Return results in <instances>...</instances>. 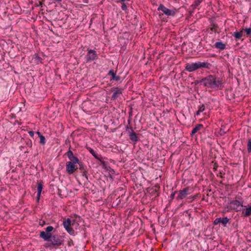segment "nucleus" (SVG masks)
I'll return each mask as SVG.
<instances>
[{
	"label": "nucleus",
	"mask_w": 251,
	"mask_h": 251,
	"mask_svg": "<svg viewBox=\"0 0 251 251\" xmlns=\"http://www.w3.org/2000/svg\"><path fill=\"white\" fill-rule=\"evenodd\" d=\"M196 198V196H194L193 197H190L187 198L188 200H189V201H194Z\"/></svg>",
	"instance_id": "72a5a7b5"
},
{
	"label": "nucleus",
	"mask_w": 251,
	"mask_h": 251,
	"mask_svg": "<svg viewBox=\"0 0 251 251\" xmlns=\"http://www.w3.org/2000/svg\"><path fill=\"white\" fill-rule=\"evenodd\" d=\"M36 134L38 135L39 137L42 135V134L39 131H37Z\"/></svg>",
	"instance_id": "58836bf2"
},
{
	"label": "nucleus",
	"mask_w": 251,
	"mask_h": 251,
	"mask_svg": "<svg viewBox=\"0 0 251 251\" xmlns=\"http://www.w3.org/2000/svg\"><path fill=\"white\" fill-rule=\"evenodd\" d=\"M198 62L199 68H209V66L210 64L207 62Z\"/></svg>",
	"instance_id": "a211bd4d"
},
{
	"label": "nucleus",
	"mask_w": 251,
	"mask_h": 251,
	"mask_svg": "<svg viewBox=\"0 0 251 251\" xmlns=\"http://www.w3.org/2000/svg\"><path fill=\"white\" fill-rule=\"evenodd\" d=\"M177 193V191H175L174 192L172 193L171 194V196H170V198H171V199H174V197H175V196L176 194V193Z\"/></svg>",
	"instance_id": "f704fd0d"
},
{
	"label": "nucleus",
	"mask_w": 251,
	"mask_h": 251,
	"mask_svg": "<svg viewBox=\"0 0 251 251\" xmlns=\"http://www.w3.org/2000/svg\"><path fill=\"white\" fill-rule=\"evenodd\" d=\"M66 154L70 160L69 162H73L75 164L79 163V160L78 158L74 155L73 151L71 150L70 148H69L68 151L66 153Z\"/></svg>",
	"instance_id": "6e6552de"
},
{
	"label": "nucleus",
	"mask_w": 251,
	"mask_h": 251,
	"mask_svg": "<svg viewBox=\"0 0 251 251\" xmlns=\"http://www.w3.org/2000/svg\"><path fill=\"white\" fill-rule=\"evenodd\" d=\"M107 75H111L112 76L111 78H120L119 76L116 75V73L114 72V70H113V69H111L109 71Z\"/></svg>",
	"instance_id": "aec40b11"
},
{
	"label": "nucleus",
	"mask_w": 251,
	"mask_h": 251,
	"mask_svg": "<svg viewBox=\"0 0 251 251\" xmlns=\"http://www.w3.org/2000/svg\"><path fill=\"white\" fill-rule=\"evenodd\" d=\"M213 78V76L211 75H209L208 76V78Z\"/></svg>",
	"instance_id": "a19ab883"
},
{
	"label": "nucleus",
	"mask_w": 251,
	"mask_h": 251,
	"mask_svg": "<svg viewBox=\"0 0 251 251\" xmlns=\"http://www.w3.org/2000/svg\"><path fill=\"white\" fill-rule=\"evenodd\" d=\"M121 8L122 10L126 11L127 9V7L126 4L125 2H123L121 6Z\"/></svg>",
	"instance_id": "2f4dec72"
},
{
	"label": "nucleus",
	"mask_w": 251,
	"mask_h": 251,
	"mask_svg": "<svg viewBox=\"0 0 251 251\" xmlns=\"http://www.w3.org/2000/svg\"><path fill=\"white\" fill-rule=\"evenodd\" d=\"M243 31L240 32H236L234 34V36L236 39H240L242 36Z\"/></svg>",
	"instance_id": "393cba45"
},
{
	"label": "nucleus",
	"mask_w": 251,
	"mask_h": 251,
	"mask_svg": "<svg viewBox=\"0 0 251 251\" xmlns=\"http://www.w3.org/2000/svg\"><path fill=\"white\" fill-rule=\"evenodd\" d=\"M202 0H196L194 3L192 5L193 9H195L200 4Z\"/></svg>",
	"instance_id": "b1692460"
},
{
	"label": "nucleus",
	"mask_w": 251,
	"mask_h": 251,
	"mask_svg": "<svg viewBox=\"0 0 251 251\" xmlns=\"http://www.w3.org/2000/svg\"><path fill=\"white\" fill-rule=\"evenodd\" d=\"M113 95L111 96V99L115 100L120 97L122 93L123 89L118 87L113 88Z\"/></svg>",
	"instance_id": "9d476101"
},
{
	"label": "nucleus",
	"mask_w": 251,
	"mask_h": 251,
	"mask_svg": "<svg viewBox=\"0 0 251 251\" xmlns=\"http://www.w3.org/2000/svg\"><path fill=\"white\" fill-rule=\"evenodd\" d=\"M211 25H212V27L210 28L211 31H213L215 33L217 32V28L218 27V25L214 22H212Z\"/></svg>",
	"instance_id": "4be33fe9"
},
{
	"label": "nucleus",
	"mask_w": 251,
	"mask_h": 251,
	"mask_svg": "<svg viewBox=\"0 0 251 251\" xmlns=\"http://www.w3.org/2000/svg\"><path fill=\"white\" fill-rule=\"evenodd\" d=\"M219 223H221V218H216L214 221V224L215 225H217Z\"/></svg>",
	"instance_id": "7c9ffc66"
},
{
	"label": "nucleus",
	"mask_w": 251,
	"mask_h": 251,
	"mask_svg": "<svg viewBox=\"0 0 251 251\" xmlns=\"http://www.w3.org/2000/svg\"><path fill=\"white\" fill-rule=\"evenodd\" d=\"M30 141V145H31V141L30 140H29Z\"/></svg>",
	"instance_id": "37998d69"
},
{
	"label": "nucleus",
	"mask_w": 251,
	"mask_h": 251,
	"mask_svg": "<svg viewBox=\"0 0 251 251\" xmlns=\"http://www.w3.org/2000/svg\"><path fill=\"white\" fill-rule=\"evenodd\" d=\"M199 68L198 62L187 63L186 64L185 70L189 72H192Z\"/></svg>",
	"instance_id": "9b49d317"
},
{
	"label": "nucleus",
	"mask_w": 251,
	"mask_h": 251,
	"mask_svg": "<svg viewBox=\"0 0 251 251\" xmlns=\"http://www.w3.org/2000/svg\"><path fill=\"white\" fill-rule=\"evenodd\" d=\"M214 46L216 48L221 50H224L226 49V44H224L222 42H216Z\"/></svg>",
	"instance_id": "dca6fc26"
},
{
	"label": "nucleus",
	"mask_w": 251,
	"mask_h": 251,
	"mask_svg": "<svg viewBox=\"0 0 251 251\" xmlns=\"http://www.w3.org/2000/svg\"><path fill=\"white\" fill-rule=\"evenodd\" d=\"M203 127L202 125L201 124H198L195 127L192 129L191 136H193L196 132H197L199 130H200Z\"/></svg>",
	"instance_id": "4468645a"
},
{
	"label": "nucleus",
	"mask_w": 251,
	"mask_h": 251,
	"mask_svg": "<svg viewBox=\"0 0 251 251\" xmlns=\"http://www.w3.org/2000/svg\"><path fill=\"white\" fill-rule=\"evenodd\" d=\"M43 4V1H39L38 4H37V6L42 7Z\"/></svg>",
	"instance_id": "c9c22d12"
},
{
	"label": "nucleus",
	"mask_w": 251,
	"mask_h": 251,
	"mask_svg": "<svg viewBox=\"0 0 251 251\" xmlns=\"http://www.w3.org/2000/svg\"><path fill=\"white\" fill-rule=\"evenodd\" d=\"M126 130L130 140L134 144H136L138 141V137L136 133L134 131L132 127L127 126Z\"/></svg>",
	"instance_id": "7ed1b4c3"
},
{
	"label": "nucleus",
	"mask_w": 251,
	"mask_h": 251,
	"mask_svg": "<svg viewBox=\"0 0 251 251\" xmlns=\"http://www.w3.org/2000/svg\"><path fill=\"white\" fill-rule=\"evenodd\" d=\"M79 169L80 170H83V165L81 164V163H80L79 162Z\"/></svg>",
	"instance_id": "4c0bfd02"
},
{
	"label": "nucleus",
	"mask_w": 251,
	"mask_h": 251,
	"mask_svg": "<svg viewBox=\"0 0 251 251\" xmlns=\"http://www.w3.org/2000/svg\"><path fill=\"white\" fill-rule=\"evenodd\" d=\"M40 237L44 241L50 242V245L53 246H59L63 244V239L61 236L53 235L51 233H48L44 231H41Z\"/></svg>",
	"instance_id": "f257e3e1"
},
{
	"label": "nucleus",
	"mask_w": 251,
	"mask_h": 251,
	"mask_svg": "<svg viewBox=\"0 0 251 251\" xmlns=\"http://www.w3.org/2000/svg\"><path fill=\"white\" fill-rule=\"evenodd\" d=\"M205 106L204 104H202L201 106H199L198 107V110L197 113L195 114V116H198L201 113L203 112L205 110Z\"/></svg>",
	"instance_id": "6ab92c4d"
},
{
	"label": "nucleus",
	"mask_w": 251,
	"mask_h": 251,
	"mask_svg": "<svg viewBox=\"0 0 251 251\" xmlns=\"http://www.w3.org/2000/svg\"><path fill=\"white\" fill-rule=\"evenodd\" d=\"M245 30L247 33V36H249L251 35V28H246Z\"/></svg>",
	"instance_id": "c756f323"
},
{
	"label": "nucleus",
	"mask_w": 251,
	"mask_h": 251,
	"mask_svg": "<svg viewBox=\"0 0 251 251\" xmlns=\"http://www.w3.org/2000/svg\"><path fill=\"white\" fill-rule=\"evenodd\" d=\"M247 151L249 153L251 152V139H249L247 143Z\"/></svg>",
	"instance_id": "bb28decb"
},
{
	"label": "nucleus",
	"mask_w": 251,
	"mask_h": 251,
	"mask_svg": "<svg viewBox=\"0 0 251 251\" xmlns=\"http://www.w3.org/2000/svg\"><path fill=\"white\" fill-rule=\"evenodd\" d=\"M83 1L85 3H88V0H83Z\"/></svg>",
	"instance_id": "ea45409f"
},
{
	"label": "nucleus",
	"mask_w": 251,
	"mask_h": 251,
	"mask_svg": "<svg viewBox=\"0 0 251 251\" xmlns=\"http://www.w3.org/2000/svg\"><path fill=\"white\" fill-rule=\"evenodd\" d=\"M57 2H60L62 1V0H55Z\"/></svg>",
	"instance_id": "79ce46f5"
},
{
	"label": "nucleus",
	"mask_w": 251,
	"mask_h": 251,
	"mask_svg": "<svg viewBox=\"0 0 251 251\" xmlns=\"http://www.w3.org/2000/svg\"><path fill=\"white\" fill-rule=\"evenodd\" d=\"M229 219L227 217L223 218H221V223H222L224 226H226V224L229 222Z\"/></svg>",
	"instance_id": "412c9836"
},
{
	"label": "nucleus",
	"mask_w": 251,
	"mask_h": 251,
	"mask_svg": "<svg viewBox=\"0 0 251 251\" xmlns=\"http://www.w3.org/2000/svg\"><path fill=\"white\" fill-rule=\"evenodd\" d=\"M196 84L200 83V85L211 89H216L222 86L223 84L222 79H201L197 81Z\"/></svg>",
	"instance_id": "f03ea898"
},
{
	"label": "nucleus",
	"mask_w": 251,
	"mask_h": 251,
	"mask_svg": "<svg viewBox=\"0 0 251 251\" xmlns=\"http://www.w3.org/2000/svg\"><path fill=\"white\" fill-rule=\"evenodd\" d=\"M63 225L64 227L66 229L71 227V220L70 218H67L66 220L63 221Z\"/></svg>",
	"instance_id": "f3484780"
},
{
	"label": "nucleus",
	"mask_w": 251,
	"mask_h": 251,
	"mask_svg": "<svg viewBox=\"0 0 251 251\" xmlns=\"http://www.w3.org/2000/svg\"><path fill=\"white\" fill-rule=\"evenodd\" d=\"M40 138V143L41 144V145H45V143H46V139L45 138V137L42 135L41 136H40L39 137Z\"/></svg>",
	"instance_id": "cd10ccee"
},
{
	"label": "nucleus",
	"mask_w": 251,
	"mask_h": 251,
	"mask_svg": "<svg viewBox=\"0 0 251 251\" xmlns=\"http://www.w3.org/2000/svg\"><path fill=\"white\" fill-rule=\"evenodd\" d=\"M89 151L91 153V154L98 160L101 161L102 159L101 156L96 152L94 151V150L91 148L89 149Z\"/></svg>",
	"instance_id": "ddd939ff"
},
{
	"label": "nucleus",
	"mask_w": 251,
	"mask_h": 251,
	"mask_svg": "<svg viewBox=\"0 0 251 251\" xmlns=\"http://www.w3.org/2000/svg\"><path fill=\"white\" fill-rule=\"evenodd\" d=\"M86 62H89L98 58V55L97 52L92 49L88 50V53L85 57Z\"/></svg>",
	"instance_id": "20e7f679"
},
{
	"label": "nucleus",
	"mask_w": 251,
	"mask_h": 251,
	"mask_svg": "<svg viewBox=\"0 0 251 251\" xmlns=\"http://www.w3.org/2000/svg\"><path fill=\"white\" fill-rule=\"evenodd\" d=\"M242 203H241L238 200H233L229 203V207L231 209L236 211H239L242 210Z\"/></svg>",
	"instance_id": "423d86ee"
},
{
	"label": "nucleus",
	"mask_w": 251,
	"mask_h": 251,
	"mask_svg": "<svg viewBox=\"0 0 251 251\" xmlns=\"http://www.w3.org/2000/svg\"><path fill=\"white\" fill-rule=\"evenodd\" d=\"M66 230L71 235H75V231L71 227H70L66 229Z\"/></svg>",
	"instance_id": "a878e982"
},
{
	"label": "nucleus",
	"mask_w": 251,
	"mask_h": 251,
	"mask_svg": "<svg viewBox=\"0 0 251 251\" xmlns=\"http://www.w3.org/2000/svg\"><path fill=\"white\" fill-rule=\"evenodd\" d=\"M244 215L245 217H249L251 215V205L246 208Z\"/></svg>",
	"instance_id": "5701e85b"
},
{
	"label": "nucleus",
	"mask_w": 251,
	"mask_h": 251,
	"mask_svg": "<svg viewBox=\"0 0 251 251\" xmlns=\"http://www.w3.org/2000/svg\"><path fill=\"white\" fill-rule=\"evenodd\" d=\"M157 10L158 11H160V10L162 11L163 12V13H164L165 15H166L167 16H174L176 14L175 11H173L172 10H170V9L166 8L162 4H160Z\"/></svg>",
	"instance_id": "0eeeda50"
},
{
	"label": "nucleus",
	"mask_w": 251,
	"mask_h": 251,
	"mask_svg": "<svg viewBox=\"0 0 251 251\" xmlns=\"http://www.w3.org/2000/svg\"><path fill=\"white\" fill-rule=\"evenodd\" d=\"M38 187H37V200H39L40 197L41 196V193L43 189V184L42 182H38Z\"/></svg>",
	"instance_id": "2eb2a0df"
},
{
	"label": "nucleus",
	"mask_w": 251,
	"mask_h": 251,
	"mask_svg": "<svg viewBox=\"0 0 251 251\" xmlns=\"http://www.w3.org/2000/svg\"><path fill=\"white\" fill-rule=\"evenodd\" d=\"M190 188L189 187H185L182 190H180L178 192V195L176 197L177 200H181L186 198V197L190 194L189 193Z\"/></svg>",
	"instance_id": "39448f33"
},
{
	"label": "nucleus",
	"mask_w": 251,
	"mask_h": 251,
	"mask_svg": "<svg viewBox=\"0 0 251 251\" xmlns=\"http://www.w3.org/2000/svg\"><path fill=\"white\" fill-rule=\"evenodd\" d=\"M227 131L226 130H225L224 129H223V128H221L220 129V134L221 135V136H223L225 134H226V133Z\"/></svg>",
	"instance_id": "473e14b6"
},
{
	"label": "nucleus",
	"mask_w": 251,
	"mask_h": 251,
	"mask_svg": "<svg viewBox=\"0 0 251 251\" xmlns=\"http://www.w3.org/2000/svg\"><path fill=\"white\" fill-rule=\"evenodd\" d=\"M42 60V58L40 57L37 53L34 54L32 58V61L36 64H39V63L43 64Z\"/></svg>",
	"instance_id": "f8f14e48"
},
{
	"label": "nucleus",
	"mask_w": 251,
	"mask_h": 251,
	"mask_svg": "<svg viewBox=\"0 0 251 251\" xmlns=\"http://www.w3.org/2000/svg\"><path fill=\"white\" fill-rule=\"evenodd\" d=\"M53 229V227L52 226H48L46 228V231H45L48 233H50V232Z\"/></svg>",
	"instance_id": "c85d7f7f"
},
{
	"label": "nucleus",
	"mask_w": 251,
	"mask_h": 251,
	"mask_svg": "<svg viewBox=\"0 0 251 251\" xmlns=\"http://www.w3.org/2000/svg\"><path fill=\"white\" fill-rule=\"evenodd\" d=\"M28 133L29 134V135L31 136V137H33L34 135V132L33 131H30L28 132Z\"/></svg>",
	"instance_id": "e433bc0d"
},
{
	"label": "nucleus",
	"mask_w": 251,
	"mask_h": 251,
	"mask_svg": "<svg viewBox=\"0 0 251 251\" xmlns=\"http://www.w3.org/2000/svg\"><path fill=\"white\" fill-rule=\"evenodd\" d=\"M75 163H74L73 162H67L66 164V172L68 174L71 175L73 174L75 171L77 169L75 168Z\"/></svg>",
	"instance_id": "1a4fd4ad"
}]
</instances>
